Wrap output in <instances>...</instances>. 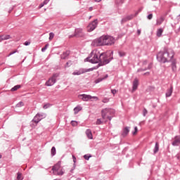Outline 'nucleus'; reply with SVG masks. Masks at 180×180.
<instances>
[{"label":"nucleus","instance_id":"obj_57","mask_svg":"<svg viewBox=\"0 0 180 180\" xmlns=\"http://www.w3.org/2000/svg\"><path fill=\"white\" fill-rule=\"evenodd\" d=\"M0 158H1V156L0 155Z\"/></svg>","mask_w":180,"mask_h":180},{"label":"nucleus","instance_id":"obj_58","mask_svg":"<svg viewBox=\"0 0 180 180\" xmlns=\"http://www.w3.org/2000/svg\"><path fill=\"white\" fill-rule=\"evenodd\" d=\"M145 74H150V73H145Z\"/></svg>","mask_w":180,"mask_h":180},{"label":"nucleus","instance_id":"obj_27","mask_svg":"<svg viewBox=\"0 0 180 180\" xmlns=\"http://www.w3.org/2000/svg\"><path fill=\"white\" fill-rule=\"evenodd\" d=\"M103 123H106V122H105V120H103V118L102 119H98L96 121V124H102Z\"/></svg>","mask_w":180,"mask_h":180},{"label":"nucleus","instance_id":"obj_4","mask_svg":"<svg viewBox=\"0 0 180 180\" xmlns=\"http://www.w3.org/2000/svg\"><path fill=\"white\" fill-rule=\"evenodd\" d=\"M113 115H115V110L112 108H105L101 110V117L104 122L112 120Z\"/></svg>","mask_w":180,"mask_h":180},{"label":"nucleus","instance_id":"obj_20","mask_svg":"<svg viewBox=\"0 0 180 180\" xmlns=\"http://www.w3.org/2000/svg\"><path fill=\"white\" fill-rule=\"evenodd\" d=\"M108 78V75H106L104 77H100L95 80L96 84H99V82H102L103 79H106Z\"/></svg>","mask_w":180,"mask_h":180},{"label":"nucleus","instance_id":"obj_52","mask_svg":"<svg viewBox=\"0 0 180 180\" xmlns=\"http://www.w3.org/2000/svg\"><path fill=\"white\" fill-rule=\"evenodd\" d=\"M134 130H136V128H134ZM133 134H136V131L133 132Z\"/></svg>","mask_w":180,"mask_h":180},{"label":"nucleus","instance_id":"obj_49","mask_svg":"<svg viewBox=\"0 0 180 180\" xmlns=\"http://www.w3.org/2000/svg\"><path fill=\"white\" fill-rule=\"evenodd\" d=\"M138 85H139V80H136V87L137 88V86H138Z\"/></svg>","mask_w":180,"mask_h":180},{"label":"nucleus","instance_id":"obj_33","mask_svg":"<svg viewBox=\"0 0 180 180\" xmlns=\"http://www.w3.org/2000/svg\"><path fill=\"white\" fill-rule=\"evenodd\" d=\"M71 124L72 126L75 127L78 125V122H77L76 121H72Z\"/></svg>","mask_w":180,"mask_h":180},{"label":"nucleus","instance_id":"obj_36","mask_svg":"<svg viewBox=\"0 0 180 180\" xmlns=\"http://www.w3.org/2000/svg\"><path fill=\"white\" fill-rule=\"evenodd\" d=\"M49 46V44H47L45 47L41 49V51H46V50L47 49V47Z\"/></svg>","mask_w":180,"mask_h":180},{"label":"nucleus","instance_id":"obj_5","mask_svg":"<svg viewBox=\"0 0 180 180\" xmlns=\"http://www.w3.org/2000/svg\"><path fill=\"white\" fill-rule=\"evenodd\" d=\"M53 175H64V171L61 167V162H58L52 168Z\"/></svg>","mask_w":180,"mask_h":180},{"label":"nucleus","instance_id":"obj_44","mask_svg":"<svg viewBox=\"0 0 180 180\" xmlns=\"http://www.w3.org/2000/svg\"><path fill=\"white\" fill-rule=\"evenodd\" d=\"M71 64H72L71 61L67 62L66 67H70V65H71Z\"/></svg>","mask_w":180,"mask_h":180},{"label":"nucleus","instance_id":"obj_11","mask_svg":"<svg viewBox=\"0 0 180 180\" xmlns=\"http://www.w3.org/2000/svg\"><path fill=\"white\" fill-rule=\"evenodd\" d=\"M172 146H179L180 144V137L176 136H175L174 141L172 142Z\"/></svg>","mask_w":180,"mask_h":180},{"label":"nucleus","instance_id":"obj_39","mask_svg":"<svg viewBox=\"0 0 180 180\" xmlns=\"http://www.w3.org/2000/svg\"><path fill=\"white\" fill-rule=\"evenodd\" d=\"M135 89H136V81H134V83H133V92H134V91H135Z\"/></svg>","mask_w":180,"mask_h":180},{"label":"nucleus","instance_id":"obj_38","mask_svg":"<svg viewBox=\"0 0 180 180\" xmlns=\"http://www.w3.org/2000/svg\"><path fill=\"white\" fill-rule=\"evenodd\" d=\"M147 19H148L149 20H151V19H153V14H149L147 16Z\"/></svg>","mask_w":180,"mask_h":180},{"label":"nucleus","instance_id":"obj_3","mask_svg":"<svg viewBox=\"0 0 180 180\" xmlns=\"http://www.w3.org/2000/svg\"><path fill=\"white\" fill-rule=\"evenodd\" d=\"M112 44H115V38L109 35L101 36V37L94 39L91 43V46H94V47L112 46Z\"/></svg>","mask_w":180,"mask_h":180},{"label":"nucleus","instance_id":"obj_48","mask_svg":"<svg viewBox=\"0 0 180 180\" xmlns=\"http://www.w3.org/2000/svg\"><path fill=\"white\" fill-rule=\"evenodd\" d=\"M24 44L25 46H29V44H30V42L25 41Z\"/></svg>","mask_w":180,"mask_h":180},{"label":"nucleus","instance_id":"obj_2","mask_svg":"<svg viewBox=\"0 0 180 180\" xmlns=\"http://www.w3.org/2000/svg\"><path fill=\"white\" fill-rule=\"evenodd\" d=\"M174 50L165 47L163 51H160L158 53L157 60H159L160 63H169V61H172V58H174Z\"/></svg>","mask_w":180,"mask_h":180},{"label":"nucleus","instance_id":"obj_24","mask_svg":"<svg viewBox=\"0 0 180 180\" xmlns=\"http://www.w3.org/2000/svg\"><path fill=\"white\" fill-rule=\"evenodd\" d=\"M20 88H21V86L20 84H18L16 86H15L14 87H13L11 91V92H15V91H18V89H20Z\"/></svg>","mask_w":180,"mask_h":180},{"label":"nucleus","instance_id":"obj_34","mask_svg":"<svg viewBox=\"0 0 180 180\" xmlns=\"http://www.w3.org/2000/svg\"><path fill=\"white\" fill-rule=\"evenodd\" d=\"M50 106V103H46L43 106L44 109H49V107Z\"/></svg>","mask_w":180,"mask_h":180},{"label":"nucleus","instance_id":"obj_47","mask_svg":"<svg viewBox=\"0 0 180 180\" xmlns=\"http://www.w3.org/2000/svg\"><path fill=\"white\" fill-rule=\"evenodd\" d=\"M44 6V3H41V4H39V8H43Z\"/></svg>","mask_w":180,"mask_h":180},{"label":"nucleus","instance_id":"obj_25","mask_svg":"<svg viewBox=\"0 0 180 180\" xmlns=\"http://www.w3.org/2000/svg\"><path fill=\"white\" fill-rule=\"evenodd\" d=\"M172 70L174 72H176V63L175 62L172 63Z\"/></svg>","mask_w":180,"mask_h":180},{"label":"nucleus","instance_id":"obj_15","mask_svg":"<svg viewBox=\"0 0 180 180\" xmlns=\"http://www.w3.org/2000/svg\"><path fill=\"white\" fill-rule=\"evenodd\" d=\"M134 18V16L133 15H128L124 18H122V23H124V22H127V20H131V19Z\"/></svg>","mask_w":180,"mask_h":180},{"label":"nucleus","instance_id":"obj_10","mask_svg":"<svg viewBox=\"0 0 180 180\" xmlns=\"http://www.w3.org/2000/svg\"><path fill=\"white\" fill-rule=\"evenodd\" d=\"M84 36V31L82 28H77L75 30V34L73 37H82Z\"/></svg>","mask_w":180,"mask_h":180},{"label":"nucleus","instance_id":"obj_51","mask_svg":"<svg viewBox=\"0 0 180 180\" xmlns=\"http://www.w3.org/2000/svg\"><path fill=\"white\" fill-rule=\"evenodd\" d=\"M95 1V2H101V1H102V0H94Z\"/></svg>","mask_w":180,"mask_h":180},{"label":"nucleus","instance_id":"obj_45","mask_svg":"<svg viewBox=\"0 0 180 180\" xmlns=\"http://www.w3.org/2000/svg\"><path fill=\"white\" fill-rule=\"evenodd\" d=\"M72 158H73L74 164H75V162H77V158H75V156L72 155Z\"/></svg>","mask_w":180,"mask_h":180},{"label":"nucleus","instance_id":"obj_46","mask_svg":"<svg viewBox=\"0 0 180 180\" xmlns=\"http://www.w3.org/2000/svg\"><path fill=\"white\" fill-rule=\"evenodd\" d=\"M137 34L140 36L141 34V30H137Z\"/></svg>","mask_w":180,"mask_h":180},{"label":"nucleus","instance_id":"obj_14","mask_svg":"<svg viewBox=\"0 0 180 180\" xmlns=\"http://www.w3.org/2000/svg\"><path fill=\"white\" fill-rule=\"evenodd\" d=\"M162 33H164V28H158L156 32L157 37H161V36H162Z\"/></svg>","mask_w":180,"mask_h":180},{"label":"nucleus","instance_id":"obj_29","mask_svg":"<svg viewBox=\"0 0 180 180\" xmlns=\"http://www.w3.org/2000/svg\"><path fill=\"white\" fill-rule=\"evenodd\" d=\"M53 39H54V33L53 32H50L49 33V39L50 41H51V40H53Z\"/></svg>","mask_w":180,"mask_h":180},{"label":"nucleus","instance_id":"obj_41","mask_svg":"<svg viewBox=\"0 0 180 180\" xmlns=\"http://www.w3.org/2000/svg\"><path fill=\"white\" fill-rule=\"evenodd\" d=\"M15 53H18V50H15L13 51H11L8 56H12V54H15Z\"/></svg>","mask_w":180,"mask_h":180},{"label":"nucleus","instance_id":"obj_37","mask_svg":"<svg viewBox=\"0 0 180 180\" xmlns=\"http://www.w3.org/2000/svg\"><path fill=\"white\" fill-rule=\"evenodd\" d=\"M84 160H89V158H91V156H89L88 155H84Z\"/></svg>","mask_w":180,"mask_h":180},{"label":"nucleus","instance_id":"obj_1","mask_svg":"<svg viewBox=\"0 0 180 180\" xmlns=\"http://www.w3.org/2000/svg\"><path fill=\"white\" fill-rule=\"evenodd\" d=\"M85 61H89L92 64H98V65H106L109 64L110 60L106 58V53H101L98 49H94L91 53L89 57L85 59Z\"/></svg>","mask_w":180,"mask_h":180},{"label":"nucleus","instance_id":"obj_50","mask_svg":"<svg viewBox=\"0 0 180 180\" xmlns=\"http://www.w3.org/2000/svg\"><path fill=\"white\" fill-rule=\"evenodd\" d=\"M4 41V39H2V35H0V42Z\"/></svg>","mask_w":180,"mask_h":180},{"label":"nucleus","instance_id":"obj_28","mask_svg":"<svg viewBox=\"0 0 180 180\" xmlns=\"http://www.w3.org/2000/svg\"><path fill=\"white\" fill-rule=\"evenodd\" d=\"M17 180H23V177L22 176V174L21 173H18L17 174Z\"/></svg>","mask_w":180,"mask_h":180},{"label":"nucleus","instance_id":"obj_17","mask_svg":"<svg viewBox=\"0 0 180 180\" xmlns=\"http://www.w3.org/2000/svg\"><path fill=\"white\" fill-rule=\"evenodd\" d=\"M173 89H174V88L172 87V86H171L170 89H167V91L166 92V98H169V96H171V95H172Z\"/></svg>","mask_w":180,"mask_h":180},{"label":"nucleus","instance_id":"obj_35","mask_svg":"<svg viewBox=\"0 0 180 180\" xmlns=\"http://www.w3.org/2000/svg\"><path fill=\"white\" fill-rule=\"evenodd\" d=\"M148 113L147 109L144 108L143 110V115L146 116Z\"/></svg>","mask_w":180,"mask_h":180},{"label":"nucleus","instance_id":"obj_55","mask_svg":"<svg viewBox=\"0 0 180 180\" xmlns=\"http://www.w3.org/2000/svg\"><path fill=\"white\" fill-rule=\"evenodd\" d=\"M140 71H141V70H138V72H140Z\"/></svg>","mask_w":180,"mask_h":180},{"label":"nucleus","instance_id":"obj_19","mask_svg":"<svg viewBox=\"0 0 180 180\" xmlns=\"http://www.w3.org/2000/svg\"><path fill=\"white\" fill-rule=\"evenodd\" d=\"M68 56H70V51H67L60 56V58L62 60H65Z\"/></svg>","mask_w":180,"mask_h":180},{"label":"nucleus","instance_id":"obj_22","mask_svg":"<svg viewBox=\"0 0 180 180\" xmlns=\"http://www.w3.org/2000/svg\"><path fill=\"white\" fill-rule=\"evenodd\" d=\"M129 131H130V130H129V128L125 127L122 132L123 137H126V136H127V134H129Z\"/></svg>","mask_w":180,"mask_h":180},{"label":"nucleus","instance_id":"obj_9","mask_svg":"<svg viewBox=\"0 0 180 180\" xmlns=\"http://www.w3.org/2000/svg\"><path fill=\"white\" fill-rule=\"evenodd\" d=\"M151 67H153V63L147 62V60H143L142 62V68L141 70L146 71L147 70H150Z\"/></svg>","mask_w":180,"mask_h":180},{"label":"nucleus","instance_id":"obj_18","mask_svg":"<svg viewBox=\"0 0 180 180\" xmlns=\"http://www.w3.org/2000/svg\"><path fill=\"white\" fill-rule=\"evenodd\" d=\"M85 72V71H84V70L80 69L79 70H76L72 73V75H81L82 74H84Z\"/></svg>","mask_w":180,"mask_h":180},{"label":"nucleus","instance_id":"obj_40","mask_svg":"<svg viewBox=\"0 0 180 180\" xmlns=\"http://www.w3.org/2000/svg\"><path fill=\"white\" fill-rule=\"evenodd\" d=\"M103 103H108V102H109V98L103 99Z\"/></svg>","mask_w":180,"mask_h":180},{"label":"nucleus","instance_id":"obj_53","mask_svg":"<svg viewBox=\"0 0 180 180\" xmlns=\"http://www.w3.org/2000/svg\"><path fill=\"white\" fill-rule=\"evenodd\" d=\"M176 157L177 160H179V155H176Z\"/></svg>","mask_w":180,"mask_h":180},{"label":"nucleus","instance_id":"obj_21","mask_svg":"<svg viewBox=\"0 0 180 180\" xmlns=\"http://www.w3.org/2000/svg\"><path fill=\"white\" fill-rule=\"evenodd\" d=\"M40 117V115L37 114L34 118V123H39L41 120V118H39Z\"/></svg>","mask_w":180,"mask_h":180},{"label":"nucleus","instance_id":"obj_16","mask_svg":"<svg viewBox=\"0 0 180 180\" xmlns=\"http://www.w3.org/2000/svg\"><path fill=\"white\" fill-rule=\"evenodd\" d=\"M160 150V143L158 142L155 143V148H153V154H157Z\"/></svg>","mask_w":180,"mask_h":180},{"label":"nucleus","instance_id":"obj_13","mask_svg":"<svg viewBox=\"0 0 180 180\" xmlns=\"http://www.w3.org/2000/svg\"><path fill=\"white\" fill-rule=\"evenodd\" d=\"M164 20H165V18L162 16L160 17L159 18L157 19L156 20V25L160 26V25H162L164 22Z\"/></svg>","mask_w":180,"mask_h":180},{"label":"nucleus","instance_id":"obj_26","mask_svg":"<svg viewBox=\"0 0 180 180\" xmlns=\"http://www.w3.org/2000/svg\"><path fill=\"white\" fill-rule=\"evenodd\" d=\"M2 40H9V39H12L11 35H1Z\"/></svg>","mask_w":180,"mask_h":180},{"label":"nucleus","instance_id":"obj_54","mask_svg":"<svg viewBox=\"0 0 180 180\" xmlns=\"http://www.w3.org/2000/svg\"><path fill=\"white\" fill-rule=\"evenodd\" d=\"M138 131V129H137V127H136V133H137Z\"/></svg>","mask_w":180,"mask_h":180},{"label":"nucleus","instance_id":"obj_8","mask_svg":"<svg viewBox=\"0 0 180 180\" xmlns=\"http://www.w3.org/2000/svg\"><path fill=\"white\" fill-rule=\"evenodd\" d=\"M96 26H98V20H94L87 26V32H92L96 29Z\"/></svg>","mask_w":180,"mask_h":180},{"label":"nucleus","instance_id":"obj_43","mask_svg":"<svg viewBox=\"0 0 180 180\" xmlns=\"http://www.w3.org/2000/svg\"><path fill=\"white\" fill-rule=\"evenodd\" d=\"M111 92L113 95H115V94H117V91L116 89H112L111 90Z\"/></svg>","mask_w":180,"mask_h":180},{"label":"nucleus","instance_id":"obj_12","mask_svg":"<svg viewBox=\"0 0 180 180\" xmlns=\"http://www.w3.org/2000/svg\"><path fill=\"white\" fill-rule=\"evenodd\" d=\"M86 136L90 140H92V139H94V136H92V131H91V129L86 130Z\"/></svg>","mask_w":180,"mask_h":180},{"label":"nucleus","instance_id":"obj_30","mask_svg":"<svg viewBox=\"0 0 180 180\" xmlns=\"http://www.w3.org/2000/svg\"><path fill=\"white\" fill-rule=\"evenodd\" d=\"M25 103L23 102L20 101L16 105V108H22V106H24Z\"/></svg>","mask_w":180,"mask_h":180},{"label":"nucleus","instance_id":"obj_42","mask_svg":"<svg viewBox=\"0 0 180 180\" xmlns=\"http://www.w3.org/2000/svg\"><path fill=\"white\" fill-rule=\"evenodd\" d=\"M49 2H50V0H44L43 4H44V5H47L49 4Z\"/></svg>","mask_w":180,"mask_h":180},{"label":"nucleus","instance_id":"obj_32","mask_svg":"<svg viewBox=\"0 0 180 180\" xmlns=\"http://www.w3.org/2000/svg\"><path fill=\"white\" fill-rule=\"evenodd\" d=\"M119 55L120 57H124V56H126V53H124L123 51H120Z\"/></svg>","mask_w":180,"mask_h":180},{"label":"nucleus","instance_id":"obj_56","mask_svg":"<svg viewBox=\"0 0 180 180\" xmlns=\"http://www.w3.org/2000/svg\"><path fill=\"white\" fill-rule=\"evenodd\" d=\"M111 54H113V51L111 52Z\"/></svg>","mask_w":180,"mask_h":180},{"label":"nucleus","instance_id":"obj_7","mask_svg":"<svg viewBox=\"0 0 180 180\" xmlns=\"http://www.w3.org/2000/svg\"><path fill=\"white\" fill-rule=\"evenodd\" d=\"M58 77V74H54L46 82V86H51L56 84V81Z\"/></svg>","mask_w":180,"mask_h":180},{"label":"nucleus","instance_id":"obj_23","mask_svg":"<svg viewBox=\"0 0 180 180\" xmlns=\"http://www.w3.org/2000/svg\"><path fill=\"white\" fill-rule=\"evenodd\" d=\"M80 110H82V107L81 106H77L74 108L75 115H77L78 112H80Z\"/></svg>","mask_w":180,"mask_h":180},{"label":"nucleus","instance_id":"obj_6","mask_svg":"<svg viewBox=\"0 0 180 180\" xmlns=\"http://www.w3.org/2000/svg\"><path fill=\"white\" fill-rule=\"evenodd\" d=\"M79 98H81L82 101L84 102H88V101H92V99H95V101H98L99 98L96 96H91L88 94H80L79 95Z\"/></svg>","mask_w":180,"mask_h":180},{"label":"nucleus","instance_id":"obj_31","mask_svg":"<svg viewBox=\"0 0 180 180\" xmlns=\"http://www.w3.org/2000/svg\"><path fill=\"white\" fill-rule=\"evenodd\" d=\"M51 155H56V147H52L51 148Z\"/></svg>","mask_w":180,"mask_h":180}]
</instances>
